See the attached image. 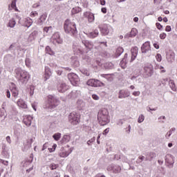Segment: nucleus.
Segmentation results:
<instances>
[{"label":"nucleus","mask_w":177,"mask_h":177,"mask_svg":"<svg viewBox=\"0 0 177 177\" xmlns=\"http://www.w3.org/2000/svg\"><path fill=\"white\" fill-rule=\"evenodd\" d=\"M73 52L75 53H77V55H84V53H85V51L84 50V49L81 46L73 44Z\"/></svg>","instance_id":"18"},{"label":"nucleus","mask_w":177,"mask_h":177,"mask_svg":"<svg viewBox=\"0 0 177 177\" xmlns=\"http://www.w3.org/2000/svg\"><path fill=\"white\" fill-rule=\"evenodd\" d=\"M51 177H60V173L57 171H54L52 173Z\"/></svg>","instance_id":"54"},{"label":"nucleus","mask_w":177,"mask_h":177,"mask_svg":"<svg viewBox=\"0 0 177 177\" xmlns=\"http://www.w3.org/2000/svg\"><path fill=\"white\" fill-rule=\"evenodd\" d=\"M71 139V137L70 136V135H64L62 139L61 140V143H64V144L68 143Z\"/></svg>","instance_id":"32"},{"label":"nucleus","mask_w":177,"mask_h":177,"mask_svg":"<svg viewBox=\"0 0 177 177\" xmlns=\"http://www.w3.org/2000/svg\"><path fill=\"white\" fill-rule=\"evenodd\" d=\"M99 35V29L95 28L93 32H88L87 34V36L88 37V38H96V37H97Z\"/></svg>","instance_id":"28"},{"label":"nucleus","mask_w":177,"mask_h":177,"mask_svg":"<svg viewBox=\"0 0 177 177\" xmlns=\"http://www.w3.org/2000/svg\"><path fill=\"white\" fill-rule=\"evenodd\" d=\"M17 104L19 107H21V109H27V104L21 98L18 100Z\"/></svg>","instance_id":"31"},{"label":"nucleus","mask_w":177,"mask_h":177,"mask_svg":"<svg viewBox=\"0 0 177 177\" xmlns=\"http://www.w3.org/2000/svg\"><path fill=\"white\" fill-rule=\"evenodd\" d=\"M25 64H26V67H30L31 61H30V59L26 58L25 60Z\"/></svg>","instance_id":"52"},{"label":"nucleus","mask_w":177,"mask_h":177,"mask_svg":"<svg viewBox=\"0 0 177 177\" xmlns=\"http://www.w3.org/2000/svg\"><path fill=\"white\" fill-rule=\"evenodd\" d=\"M124 122H125V120H122V119H120L118 120L117 122V125H123L124 124Z\"/></svg>","instance_id":"56"},{"label":"nucleus","mask_w":177,"mask_h":177,"mask_svg":"<svg viewBox=\"0 0 177 177\" xmlns=\"http://www.w3.org/2000/svg\"><path fill=\"white\" fill-rule=\"evenodd\" d=\"M84 16L85 19H87L88 23H93L95 21V14L91 12H85Z\"/></svg>","instance_id":"16"},{"label":"nucleus","mask_w":177,"mask_h":177,"mask_svg":"<svg viewBox=\"0 0 177 177\" xmlns=\"http://www.w3.org/2000/svg\"><path fill=\"white\" fill-rule=\"evenodd\" d=\"M52 30H53L52 26H46L44 28V34H50V32H52Z\"/></svg>","instance_id":"38"},{"label":"nucleus","mask_w":177,"mask_h":177,"mask_svg":"<svg viewBox=\"0 0 177 177\" xmlns=\"http://www.w3.org/2000/svg\"><path fill=\"white\" fill-rule=\"evenodd\" d=\"M139 49L138 48L137 46L136 47H133L131 50V58L130 60V63H132V62H133V60H135V59H136L137 56H138V52Z\"/></svg>","instance_id":"20"},{"label":"nucleus","mask_w":177,"mask_h":177,"mask_svg":"<svg viewBox=\"0 0 177 177\" xmlns=\"http://www.w3.org/2000/svg\"><path fill=\"white\" fill-rule=\"evenodd\" d=\"M92 97H93V99L94 100H99V99H100V97H98V95H96V94H93V95H92Z\"/></svg>","instance_id":"64"},{"label":"nucleus","mask_w":177,"mask_h":177,"mask_svg":"<svg viewBox=\"0 0 177 177\" xmlns=\"http://www.w3.org/2000/svg\"><path fill=\"white\" fill-rule=\"evenodd\" d=\"M98 28L103 35H109V34H113V28L110 26H104L102 28V25H98Z\"/></svg>","instance_id":"10"},{"label":"nucleus","mask_w":177,"mask_h":177,"mask_svg":"<svg viewBox=\"0 0 177 177\" xmlns=\"http://www.w3.org/2000/svg\"><path fill=\"white\" fill-rule=\"evenodd\" d=\"M35 88H34V86H30V91H29V93L30 95V96H32V95H34V90Z\"/></svg>","instance_id":"58"},{"label":"nucleus","mask_w":177,"mask_h":177,"mask_svg":"<svg viewBox=\"0 0 177 177\" xmlns=\"http://www.w3.org/2000/svg\"><path fill=\"white\" fill-rule=\"evenodd\" d=\"M50 67H52L55 70H56V68H59V66H57V64H56L55 63H50Z\"/></svg>","instance_id":"57"},{"label":"nucleus","mask_w":177,"mask_h":177,"mask_svg":"<svg viewBox=\"0 0 177 177\" xmlns=\"http://www.w3.org/2000/svg\"><path fill=\"white\" fill-rule=\"evenodd\" d=\"M124 53V48L122 47H118L115 52V57H120Z\"/></svg>","instance_id":"33"},{"label":"nucleus","mask_w":177,"mask_h":177,"mask_svg":"<svg viewBox=\"0 0 177 177\" xmlns=\"http://www.w3.org/2000/svg\"><path fill=\"white\" fill-rule=\"evenodd\" d=\"M138 35V29L133 28L129 33L124 35V38H133Z\"/></svg>","instance_id":"22"},{"label":"nucleus","mask_w":177,"mask_h":177,"mask_svg":"<svg viewBox=\"0 0 177 177\" xmlns=\"http://www.w3.org/2000/svg\"><path fill=\"white\" fill-rule=\"evenodd\" d=\"M86 85L88 86H93L94 88H97L99 86H103V82H100L99 80L90 79L86 82Z\"/></svg>","instance_id":"9"},{"label":"nucleus","mask_w":177,"mask_h":177,"mask_svg":"<svg viewBox=\"0 0 177 177\" xmlns=\"http://www.w3.org/2000/svg\"><path fill=\"white\" fill-rule=\"evenodd\" d=\"M82 59H83V60L86 62V63H88L89 64H91V66H93V67H96V66H95V65H93V64H92L91 59L89 57V56H88V55H83L82 56Z\"/></svg>","instance_id":"34"},{"label":"nucleus","mask_w":177,"mask_h":177,"mask_svg":"<svg viewBox=\"0 0 177 177\" xmlns=\"http://www.w3.org/2000/svg\"><path fill=\"white\" fill-rule=\"evenodd\" d=\"M80 12H81V8L75 7L72 9V14L73 15H77V13H80Z\"/></svg>","instance_id":"44"},{"label":"nucleus","mask_w":177,"mask_h":177,"mask_svg":"<svg viewBox=\"0 0 177 177\" xmlns=\"http://www.w3.org/2000/svg\"><path fill=\"white\" fill-rule=\"evenodd\" d=\"M95 138H93L91 140H88L87 141L88 146H91V143H93V142H95Z\"/></svg>","instance_id":"61"},{"label":"nucleus","mask_w":177,"mask_h":177,"mask_svg":"<svg viewBox=\"0 0 177 177\" xmlns=\"http://www.w3.org/2000/svg\"><path fill=\"white\" fill-rule=\"evenodd\" d=\"M143 70L142 76L144 78H149V77H151L154 73V68L151 64H146Z\"/></svg>","instance_id":"5"},{"label":"nucleus","mask_w":177,"mask_h":177,"mask_svg":"<svg viewBox=\"0 0 177 177\" xmlns=\"http://www.w3.org/2000/svg\"><path fill=\"white\" fill-rule=\"evenodd\" d=\"M167 82H169V87L171 88V91L174 92L176 91V86L175 85V82L172 80H169L168 77L163 79L161 83L162 85H165Z\"/></svg>","instance_id":"13"},{"label":"nucleus","mask_w":177,"mask_h":177,"mask_svg":"<svg viewBox=\"0 0 177 177\" xmlns=\"http://www.w3.org/2000/svg\"><path fill=\"white\" fill-rule=\"evenodd\" d=\"M64 29L66 34L71 35V37H75L78 31L77 30V25L75 22H72L69 19H66L64 24Z\"/></svg>","instance_id":"2"},{"label":"nucleus","mask_w":177,"mask_h":177,"mask_svg":"<svg viewBox=\"0 0 177 177\" xmlns=\"http://www.w3.org/2000/svg\"><path fill=\"white\" fill-rule=\"evenodd\" d=\"M127 59H128V54H124V58L121 60L120 65L122 68H127Z\"/></svg>","instance_id":"30"},{"label":"nucleus","mask_w":177,"mask_h":177,"mask_svg":"<svg viewBox=\"0 0 177 177\" xmlns=\"http://www.w3.org/2000/svg\"><path fill=\"white\" fill-rule=\"evenodd\" d=\"M95 63H96V64H97V66H102V59L97 58L95 60Z\"/></svg>","instance_id":"60"},{"label":"nucleus","mask_w":177,"mask_h":177,"mask_svg":"<svg viewBox=\"0 0 177 177\" xmlns=\"http://www.w3.org/2000/svg\"><path fill=\"white\" fill-rule=\"evenodd\" d=\"M50 41L52 44H53V45H59L63 44V39L62 37H60V33L58 32H55L50 38Z\"/></svg>","instance_id":"7"},{"label":"nucleus","mask_w":177,"mask_h":177,"mask_svg":"<svg viewBox=\"0 0 177 177\" xmlns=\"http://www.w3.org/2000/svg\"><path fill=\"white\" fill-rule=\"evenodd\" d=\"M158 120L160 122L164 123L165 122L164 120H165V116H160L158 118Z\"/></svg>","instance_id":"63"},{"label":"nucleus","mask_w":177,"mask_h":177,"mask_svg":"<svg viewBox=\"0 0 177 177\" xmlns=\"http://www.w3.org/2000/svg\"><path fill=\"white\" fill-rule=\"evenodd\" d=\"M153 158H156V153L149 152L145 156V161H152Z\"/></svg>","instance_id":"29"},{"label":"nucleus","mask_w":177,"mask_h":177,"mask_svg":"<svg viewBox=\"0 0 177 177\" xmlns=\"http://www.w3.org/2000/svg\"><path fill=\"white\" fill-rule=\"evenodd\" d=\"M145 121V115H140L138 119V122L142 124Z\"/></svg>","instance_id":"50"},{"label":"nucleus","mask_w":177,"mask_h":177,"mask_svg":"<svg viewBox=\"0 0 177 177\" xmlns=\"http://www.w3.org/2000/svg\"><path fill=\"white\" fill-rule=\"evenodd\" d=\"M104 68H106V70H112V68H114V64L111 62H106L104 64Z\"/></svg>","instance_id":"36"},{"label":"nucleus","mask_w":177,"mask_h":177,"mask_svg":"<svg viewBox=\"0 0 177 177\" xmlns=\"http://www.w3.org/2000/svg\"><path fill=\"white\" fill-rule=\"evenodd\" d=\"M52 75V72L50 71V68L48 66L45 67V73H44V81H48L50 76Z\"/></svg>","instance_id":"26"},{"label":"nucleus","mask_w":177,"mask_h":177,"mask_svg":"<svg viewBox=\"0 0 177 177\" xmlns=\"http://www.w3.org/2000/svg\"><path fill=\"white\" fill-rule=\"evenodd\" d=\"M155 69L156 70H157V69L160 70V73H165L166 72L165 69H164V66H160V65H156L155 66Z\"/></svg>","instance_id":"47"},{"label":"nucleus","mask_w":177,"mask_h":177,"mask_svg":"<svg viewBox=\"0 0 177 177\" xmlns=\"http://www.w3.org/2000/svg\"><path fill=\"white\" fill-rule=\"evenodd\" d=\"M15 73L18 82L21 84V85H26V84L28 82V80H30V74L28 72L21 68H17L15 70Z\"/></svg>","instance_id":"1"},{"label":"nucleus","mask_w":177,"mask_h":177,"mask_svg":"<svg viewBox=\"0 0 177 177\" xmlns=\"http://www.w3.org/2000/svg\"><path fill=\"white\" fill-rule=\"evenodd\" d=\"M59 157H62V158H64L66 157H68V156H70V152L68 151H63V152H60L59 153Z\"/></svg>","instance_id":"42"},{"label":"nucleus","mask_w":177,"mask_h":177,"mask_svg":"<svg viewBox=\"0 0 177 177\" xmlns=\"http://www.w3.org/2000/svg\"><path fill=\"white\" fill-rule=\"evenodd\" d=\"M38 17V12L37 11H32L30 12V17Z\"/></svg>","instance_id":"55"},{"label":"nucleus","mask_w":177,"mask_h":177,"mask_svg":"<svg viewBox=\"0 0 177 177\" xmlns=\"http://www.w3.org/2000/svg\"><path fill=\"white\" fill-rule=\"evenodd\" d=\"M133 96H140V91H133L132 93Z\"/></svg>","instance_id":"62"},{"label":"nucleus","mask_w":177,"mask_h":177,"mask_svg":"<svg viewBox=\"0 0 177 177\" xmlns=\"http://www.w3.org/2000/svg\"><path fill=\"white\" fill-rule=\"evenodd\" d=\"M107 171L113 172V174H118L119 172H121V167L112 164L108 166Z\"/></svg>","instance_id":"14"},{"label":"nucleus","mask_w":177,"mask_h":177,"mask_svg":"<svg viewBox=\"0 0 177 177\" xmlns=\"http://www.w3.org/2000/svg\"><path fill=\"white\" fill-rule=\"evenodd\" d=\"M67 89H68V86H67L65 83H59L57 85V90L59 92H61V93L66 92Z\"/></svg>","instance_id":"24"},{"label":"nucleus","mask_w":177,"mask_h":177,"mask_svg":"<svg viewBox=\"0 0 177 177\" xmlns=\"http://www.w3.org/2000/svg\"><path fill=\"white\" fill-rule=\"evenodd\" d=\"M175 131H176V129L174 127L171 128L166 134L167 139H169V138H171V135H172V133L175 132Z\"/></svg>","instance_id":"41"},{"label":"nucleus","mask_w":177,"mask_h":177,"mask_svg":"<svg viewBox=\"0 0 177 177\" xmlns=\"http://www.w3.org/2000/svg\"><path fill=\"white\" fill-rule=\"evenodd\" d=\"M60 102H59V99H57L55 95H48V101L46 105H44V109H48V110H53L59 106Z\"/></svg>","instance_id":"4"},{"label":"nucleus","mask_w":177,"mask_h":177,"mask_svg":"<svg viewBox=\"0 0 177 177\" xmlns=\"http://www.w3.org/2000/svg\"><path fill=\"white\" fill-rule=\"evenodd\" d=\"M72 64L73 67H80V61L75 59L72 62Z\"/></svg>","instance_id":"48"},{"label":"nucleus","mask_w":177,"mask_h":177,"mask_svg":"<svg viewBox=\"0 0 177 177\" xmlns=\"http://www.w3.org/2000/svg\"><path fill=\"white\" fill-rule=\"evenodd\" d=\"M68 79L70 81L71 84L73 85V86L78 85V82H80V77H78V75L74 73H71L68 74Z\"/></svg>","instance_id":"8"},{"label":"nucleus","mask_w":177,"mask_h":177,"mask_svg":"<svg viewBox=\"0 0 177 177\" xmlns=\"http://www.w3.org/2000/svg\"><path fill=\"white\" fill-rule=\"evenodd\" d=\"M165 161L166 163V165L169 167V168H172L174 167V164L175 162H174V156L169 153H167L165 156Z\"/></svg>","instance_id":"12"},{"label":"nucleus","mask_w":177,"mask_h":177,"mask_svg":"<svg viewBox=\"0 0 177 177\" xmlns=\"http://www.w3.org/2000/svg\"><path fill=\"white\" fill-rule=\"evenodd\" d=\"M80 73H82L83 75H86V77H89V75H91V73H89V70L86 68H81Z\"/></svg>","instance_id":"37"},{"label":"nucleus","mask_w":177,"mask_h":177,"mask_svg":"<svg viewBox=\"0 0 177 177\" xmlns=\"http://www.w3.org/2000/svg\"><path fill=\"white\" fill-rule=\"evenodd\" d=\"M100 77L102 78H106L107 81H111V74H102L100 75Z\"/></svg>","instance_id":"43"},{"label":"nucleus","mask_w":177,"mask_h":177,"mask_svg":"<svg viewBox=\"0 0 177 177\" xmlns=\"http://www.w3.org/2000/svg\"><path fill=\"white\" fill-rule=\"evenodd\" d=\"M97 120L99 124L102 127L107 125L110 122V118H109V111L106 109H102L98 111Z\"/></svg>","instance_id":"3"},{"label":"nucleus","mask_w":177,"mask_h":177,"mask_svg":"<svg viewBox=\"0 0 177 177\" xmlns=\"http://www.w3.org/2000/svg\"><path fill=\"white\" fill-rule=\"evenodd\" d=\"M10 91L12 93V96L14 97V98H12V101L16 102V100L19 99V88L16 86L15 84H12Z\"/></svg>","instance_id":"11"},{"label":"nucleus","mask_w":177,"mask_h":177,"mask_svg":"<svg viewBox=\"0 0 177 177\" xmlns=\"http://www.w3.org/2000/svg\"><path fill=\"white\" fill-rule=\"evenodd\" d=\"M159 37L160 39H165V38H167V34L165 32L161 33Z\"/></svg>","instance_id":"59"},{"label":"nucleus","mask_w":177,"mask_h":177,"mask_svg":"<svg viewBox=\"0 0 177 177\" xmlns=\"http://www.w3.org/2000/svg\"><path fill=\"white\" fill-rule=\"evenodd\" d=\"M80 95H81V91L74 90L68 95V98L77 99V97H80Z\"/></svg>","instance_id":"21"},{"label":"nucleus","mask_w":177,"mask_h":177,"mask_svg":"<svg viewBox=\"0 0 177 177\" xmlns=\"http://www.w3.org/2000/svg\"><path fill=\"white\" fill-rule=\"evenodd\" d=\"M17 2V0H13L11 3V8H12V9H15V12H19V9H17V7L16 6Z\"/></svg>","instance_id":"45"},{"label":"nucleus","mask_w":177,"mask_h":177,"mask_svg":"<svg viewBox=\"0 0 177 177\" xmlns=\"http://www.w3.org/2000/svg\"><path fill=\"white\" fill-rule=\"evenodd\" d=\"M32 121V116L29 115L24 117L23 122L25 124V125H26V127H30Z\"/></svg>","instance_id":"23"},{"label":"nucleus","mask_w":177,"mask_h":177,"mask_svg":"<svg viewBox=\"0 0 177 177\" xmlns=\"http://www.w3.org/2000/svg\"><path fill=\"white\" fill-rule=\"evenodd\" d=\"M164 153H160L159 155V159L158 160L159 165H162V164H164Z\"/></svg>","instance_id":"40"},{"label":"nucleus","mask_w":177,"mask_h":177,"mask_svg":"<svg viewBox=\"0 0 177 177\" xmlns=\"http://www.w3.org/2000/svg\"><path fill=\"white\" fill-rule=\"evenodd\" d=\"M46 53H48V55H50V56H53V55H55V52L52 50V48H50L49 46L46 47Z\"/></svg>","instance_id":"39"},{"label":"nucleus","mask_w":177,"mask_h":177,"mask_svg":"<svg viewBox=\"0 0 177 177\" xmlns=\"http://www.w3.org/2000/svg\"><path fill=\"white\" fill-rule=\"evenodd\" d=\"M80 114L76 112H72L68 115V121L72 125L80 124Z\"/></svg>","instance_id":"6"},{"label":"nucleus","mask_w":177,"mask_h":177,"mask_svg":"<svg viewBox=\"0 0 177 177\" xmlns=\"http://www.w3.org/2000/svg\"><path fill=\"white\" fill-rule=\"evenodd\" d=\"M24 22H21V26H24L25 27H31L32 25V20L30 18H25L24 19Z\"/></svg>","instance_id":"27"},{"label":"nucleus","mask_w":177,"mask_h":177,"mask_svg":"<svg viewBox=\"0 0 177 177\" xmlns=\"http://www.w3.org/2000/svg\"><path fill=\"white\" fill-rule=\"evenodd\" d=\"M16 26V20H15L13 18L10 19L8 27H10V28H13Z\"/></svg>","instance_id":"35"},{"label":"nucleus","mask_w":177,"mask_h":177,"mask_svg":"<svg viewBox=\"0 0 177 177\" xmlns=\"http://www.w3.org/2000/svg\"><path fill=\"white\" fill-rule=\"evenodd\" d=\"M57 167H59L58 165L55 164V163H52L49 165V168L50 169H51L52 171H53V169H56L57 168Z\"/></svg>","instance_id":"49"},{"label":"nucleus","mask_w":177,"mask_h":177,"mask_svg":"<svg viewBox=\"0 0 177 177\" xmlns=\"http://www.w3.org/2000/svg\"><path fill=\"white\" fill-rule=\"evenodd\" d=\"M82 43L87 50L86 53H88V50H91V49L93 48V43H92V41H89L88 40H82Z\"/></svg>","instance_id":"19"},{"label":"nucleus","mask_w":177,"mask_h":177,"mask_svg":"<svg viewBox=\"0 0 177 177\" xmlns=\"http://www.w3.org/2000/svg\"><path fill=\"white\" fill-rule=\"evenodd\" d=\"M53 138L55 140H59L60 139V138H62V133H55L53 136Z\"/></svg>","instance_id":"46"},{"label":"nucleus","mask_w":177,"mask_h":177,"mask_svg":"<svg viewBox=\"0 0 177 177\" xmlns=\"http://www.w3.org/2000/svg\"><path fill=\"white\" fill-rule=\"evenodd\" d=\"M142 53H149L151 51L150 41H145L141 46Z\"/></svg>","instance_id":"15"},{"label":"nucleus","mask_w":177,"mask_h":177,"mask_svg":"<svg viewBox=\"0 0 177 177\" xmlns=\"http://www.w3.org/2000/svg\"><path fill=\"white\" fill-rule=\"evenodd\" d=\"M156 60H157V62H161V60H162V56H161V54H157L156 55Z\"/></svg>","instance_id":"51"},{"label":"nucleus","mask_w":177,"mask_h":177,"mask_svg":"<svg viewBox=\"0 0 177 177\" xmlns=\"http://www.w3.org/2000/svg\"><path fill=\"white\" fill-rule=\"evenodd\" d=\"M131 96V92L128 90H120L119 91V99H125V97H129Z\"/></svg>","instance_id":"17"},{"label":"nucleus","mask_w":177,"mask_h":177,"mask_svg":"<svg viewBox=\"0 0 177 177\" xmlns=\"http://www.w3.org/2000/svg\"><path fill=\"white\" fill-rule=\"evenodd\" d=\"M15 17L16 19H17L18 21V23L19 24H21V23L23 22V21H21V17H20V15H19V14H15Z\"/></svg>","instance_id":"53"},{"label":"nucleus","mask_w":177,"mask_h":177,"mask_svg":"<svg viewBox=\"0 0 177 177\" xmlns=\"http://www.w3.org/2000/svg\"><path fill=\"white\" fill-rule=\"evenodd\" d=\"M46 17L48 16L46 14H43L40 16V17L37 19V23L39 26H42L45 24V21H46Z\"/></svg>","instance_id":"25"}]
</instances>
